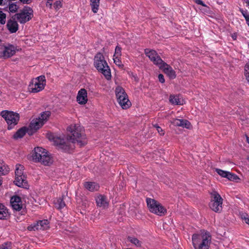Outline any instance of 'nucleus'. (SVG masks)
Returning <instances> with one entry per match:
<instances>
[{
    "label": "nucleus",
    "instance_id": "f257e3e1",
    "mask_svg": "<svg viewBox=\"0 0 249 249\" xmlns=\"http://www.w3.org/2000/svg\"><path fill=\"white\" fill-rule=\"evenodd\" d=\"M70 132L69 137L66 139L60 137L54 138V143L59 149L65 152H69L74 148V143L77 142L80 146L87 144V140L86 135L80 126L75 124L71 125L67 128Z\"/></svg>",
    "mask_w": 249,
    "mask_h": 249
},
{
    "label": "nucleus",
    "instance_id": "f03ea898",
    "mask_svg": "<svg viewBox=\"0 0 249 249\" xmlns=\"http://www.w3.org/2000/svg\"><path fill=\"white\" fill-rule=\"evenodd\" d=\"M192 241L195 249H209L212 236L209 232L201 231L199 233L193 234Z\"/></svg>",
    "mask_w": 249,
    "mask_h": 249
},
{
    "label": "nucleus",
    "instance_id": "7ed1b4c3",
    "mask_svg": "<svg viewBox=\"0 0 249 249\" xmlns=\"http://www.w3.org/2000/svg\"><path fill=\"white\" fill-rule=\"evenodd\" d=\"M94 65L97 70L104 74L107 80L111 79L110 70L101 53H99L94 56Z\"/></svg>",
    "mask_w": 249,
    "mask_h": 249
},
{
    "label": "nucleus",
    "instance_id": "20e7f679",
    "mask_svg": "<svg viewBox=\"0 0 249 249\" xmlns=\"http://www.w3.org/2000/svg\"><path fill=\"white\" fill-rule=\"evenodd\" d=\"M32 158L34 161L39 162L44 165H49L52 163V160L47 151L42 147L35 148Z\"/></svg>",
    "mask_w": 249,
    "mask_h": 249
},
{
    "label": "nucleus",
    "instance_id": "39448f33",
    "mask_svg": "<svg viewBox=\"0 0 249 249\" xmlns=\"http://www.w3.org/2000/svg\"><path fill=\"white\" fill-rule=\"evenodd\" d=\"M115 94L119 104L124 109L130 107L131 103L129 100L128 96L124 89L120 86H118L115 89Z\"/></svg>",
    "mask_w": 249,
    "mask_h": 249
},
{
    "label": "nucleus",
    "instance_id": "423d86ee",
    "mask_svg": "<svg viewBox=\"0 0 249 249\" xmlns=\"http://www.w3.org/2000/svg\"><path fill=\"white\" fill-rule=\"evenodd\" d=\"M0 115L6 122L9 130L12 129L18 124L19 119V114L13 111L3 110Z\"/></svg>",
    "mask_w": 249,
    "mask_h": 249
},
{
    "label": "nucleus",
    "instance_id": "0eeeda50",
    "mask_svg": "<svg viewBox=\"0 0 249 249\" xmlns=\"http://www.w3.org/2000/svg\"><path fill=\"white\" fill-rule=\"evenodd\" d=\"M148 208L152 213L161 216L166 213V209L158 201L150 198H146Z\"/></svg>",
    "mask_w": 249,
    "mask_h": 249
},
{
    "label": "nucleus",
    "instance_id": "6e6552de",
    "mask_svg": "<svg viewBox=\"0 0 249 249\" xmlns=\"http://www.w3.org/2000/svg\"><path fill=\"white\" fill-rule=\"evenodd\" d=\"M223 199L216 192L212 193V198L209 203V207L212 210L220 213L222 210Z\"/></svg>",
    "mask_w": 249,
    "mask_h": 249
},
{
    "label": "nucleus",
    "instance_id": "1a4fd4ad",
    "mask_svg": "<svg viewBox=\"0 0 249 249\" xmlns=\"http://www.w3.org/2000/svg\"><path fill=\"white\" fill-rule=\"evenodd\" d=\"M46 78L44 75L37 77L34 83L29 85V90L33 93H36L42 90L46 85Z\"/></svg>",
    "mask_w": 249,
    "mask_h": 249
},
{
    "label": "nucleus",
    "instance_id": "9d476101",
    "mask_svg": "<svg viewBox=\"0 0 249 249\" xmlns=\"http://www.w3.org/2000/svg\"><path fill=\"white\" fill-rule=\"evenodd\" d=\"M18 20L21 23H24L30 20L33 16V11L29 7H25L19 13L15 15Z\"/></svg>",
    "mask_w": 249,
    "mask_h": 249
},
{
    "label": "nucleus",
    "instance_id": "9b49d317",
    "mask_svg": "<svg viewBox=\"0 0 249 249\" xmlns=\"http://www.w3.org/2000/svg\"><path fill=\"white\" fill-rule=\"evenodd\" d=\"M144 53L150 60L158 67L163 62L155 50L146 49L144 50Z\"/></svg>",
    "mask_w": 249,
    "mask_h": 249
},
{
    "label": "nucleus",
    "instance_id": "f8f14e48",
    "mask_svg": "<svg viewBox=\"0 0 249 249\" xmlns=\"http://www.w3.org/2000/svg\"><path fill=\"white\" fill-rule=\"evenodd\" d=\"M49 221L48 220L44 219L37 221L27 227V230L30 231H35L36 230H44L49 227Z\"/></svg>",
    "mask_w": 249,
    "mask_h": 249
},
{
    "label": "nucleus",
    "instance_id": "ddd939ff",
    "mask_svg": "<svg viewBox=\"0 0 249 249\" xmlns=\"http://www.w3.org/2000/svg\"><path fill=\"white\" fill-rule=\"evenodd\" d=\"M159 67L162 69L164 72L166 74L170 79H173L176 78V74L175 71L167 63L163 62Z\"/></svg>",
    "mask_w": 249,
    "mask_h": 249
},
{
    "label": "nucleus",
    "instance_id": "4468645a",
    "mask_svg": "<svg viewBox=\"0 0 249 249\" xmlns=\"http://www.w3.org/2000/svg\"><path fill=\"white\" fill-rule=\"evenodd\" d=\"M96 203L98 207L102 209H106L108 207L109 202L107 197L103 195H98L95 197Z\"/></svg>",
    "mask_w": 249,
    "mask_h": 249
},
{
    "label": "nucleus",
    "instance_id": "2eb2a0df",
    "mask_svg": "<svg viewBox=\"0 0 249 249\" xmlns=\"http://www.w3.org/2000/svg\"><path fill=\"white\" fill-rule=\"evenodd\" d=\"M11 206L14 210L19 211L22 208L21 198L18 196H12L10 200Z\"/></svg>",
    "mask_w": 249,
    "mask_h": 249
},
{
    "label": "nucleus",
    "instance_id": "dca6fc26",
    "mask_svg": "<svg viewBox=\"0 0 249 249\" xmlns=\"http://www.w3.org/2000/svg\"><path fill=\"white\" fill-rule=\"evenodd\" d=\"M76 100L81 105H85L87 103V92L85 89H82L79 90L76 97Z\"/></svg>",
    "mask_w": 249,
    "mask_h": 249
},
{
    "label": "nucleus",
    "instance_id": "f3484780",
    "mask_svg": "<svg viewBox=\"0 0 249 249\" xmlns=\"http://www.w3.org/2000/svg\"><path fill=\"white\" fill-rule=\"evenodd\" d=\"M16 50V47L15 46L8 44L4 46V50L2 51L3 56L6 58L11 57L15 54Z\"/></svg>",
    "mask_w": 249,
    "mask_h": 249
},
{
    "label": "nucleus",
    "instance_id": "a211bd4d",
    "mask_svg": "<svg viewBox=\"0 0 249 249\" xmlns=\"http://www.w3.org/2000/svg\"><path fill=\"white\" fill-rule=\"evenodd\" d=\"M43 124H44L43 123V121H41L39 118H36V119H33L29 125V127L31 130L33 131L31 134L40 128ZM28 132L29 134H30V132Z\"/></svg>",
    "mask_w": 249,
    "mask_h": 249
},
{
    "label": "nucleus",
    "instance_id": "6ab92c4d",
    "mask_svg": "<svg viewBox=\"0 0 249 249\" xmlns=\"http://www.w3.org/2000/svg\"><path fill=\"white\" fill-rule=\"evenodd\" d=\"M172 123L175 126H181L186 128H189L191 126V124L188 121L183 119H175Z\"/></svg>",
    "mask_w": 249,
    "mask_h": 249
},
{
    "label": "nucleus",
    "instance_id": "aec40b11",
    "mask_svg": "<svg viewBox=\"0 0 249 249\" xmlns=\"http://www.w3.org/2000/svg\"><path fill=\"white\" fill-rule=\"evenodd\" d=\"M7 27L11 33H14L18 31V25L15 19H10L7 22Z\"/></svg>",
    "mask_w": 249,
    "mask_h": 249
},
{
    "label": "nucleus",
    "instance_id": "412c9836",
    "mask_svg": "<svg viewBox=\"0 0 249 249\" xmlns=\"http://www.w3.org/2000/svg\"><path fill=\"white\" fill-rule=\"evenodd\" d=\"M14 182L16 185L20 187L25 188L27 185V181L24 175L16 176Z\"/></svg>",
    "mask_w": 249,
    "mask_h": 249
},
{
    "label": "nucleus",
    "instance_id": "4be33fe9",
    "mask_svg": "<svg viewBox=\"0 0 249 249\" xmlns=\"http://www.w3.org/2000/svg\"><path fill=\"white\" fill-rule=\"evenodd\" d=\"M84 185L86 189L91 192L97 191L99 188V184L94 182H85Z\"/></svg>",
    "mask_w": 249,
    "mask_h": 249
},
{
    "label": "nucleus",
    "instance_id": "5701e85b",
    "mask_svg": "<svg viewBox=\"0 0 249 249\" xmlns=\"http://www.w3.org/2000/svg\"><path fill=\"white\" fill-rule=\"evenodd\" d=\"M8 216V209L5 205L0 202V219H6Z\"/></svg>",
    "mask_w": 249,
    "mask_h": 249
},
{
    "label": "nucleus",
    "instance_id": "b1692460",
    "mask_svg": "<svg viewBox=\"0 0 249 249\" xmlns=\"http://www.w3.org/2000/svg\"><path fill=\"white\" fill-rule=\"evenodd\" d=\"M170 102L174 105L183 104V100H181L178 95H171L169 97Z\"/></svg>",
    "mask_w": 249,
    "mask_h": 249
},
{
    "label": "nucleus",
    "instance_id": "393cba45",
    "mask_svg": "<svg viewBox=\"0 0 249 249\" xmlns=\"http://www.w3.org/2000/svg\"><path fill=\"white\" fill-rule=\"evenodd\" d=\"M27 132L26 127H23L18 129L16 133L13 135L15 139H18L22 138L26 133Z\"/></svg>",
    "mask_w": 249,
    "mask_h": 249
},
{
    "label": "nucleus",
    "instance_id": "a878e982",
    "mask_svg": "<svg viewBox=\"0 0 249 249\" xmlns=\"http://www.w3.org/2000/svg\"><path fill=\"white\" fill-rule=\"evenodd\" d=\"M100 0H90V6L91 7V10L94 13H97L100 4Z\"/></svg>",
    "mask_w": 249,
    "mask_h": 249
},
{
    "label": "nucleus",
    "instance_id": "bb28decb",
    "mask_svg": "<svg viewBox=\"0 0 249 249\" xmlns=\"http://www.w3.org/2000/svg\"><path fill=\"white\" fill-rule=\"evenodd\" d=\"M9 171V168L3 161L0 162V175H5Z\"/></svg>",
    "mask_w": 249,
    "mask_h": 249
},
{
    "label": "nucleus",
    "instance_id": "cd10ccee",
    "mask_svg": "<svg viewBox=\"0 0 249 249\" xmlns=\"http://www.w3.org/2000/svg\"><path fill=\"white\" fill-rule=\"evenodd\" d=\"M128 240L132 244L135 245L137 247H141L142 246V242L136 237L128 236Z\"/></svg>",
    "mask_w": 249,
    "mask_h": 249
},
{
    "label": "nucleus",
    "instance_id": "c85d7f7f",
    "mask_svg": "<svg viewBox=\"0 0 249 249\" xmlns=\"http://www.w3.org/2000/svg\"><path fill=\"white\" fill-rule=\"evenodd\" d=\"M50 115L51 113L50 111H45L43 112L38 118L41 121H43V123L44 124Z\"/></svg>",
    "mask_w": 249,
    "mask_h": 249
},
{
    "label": "nucleus",
    "instance_id": "c756f323",
    "mask_svg": "<svg viewBox=\"0 0 249 249\" xmlns=\"http://www.w3.org/2000/svg\"><path fill=\"white\" fill-rule=\"evenodd\" d=\"M23 166L20 164H17L15 170V176H19L23 175Z\"/></svg>",
    "mask_w": 249,
    "mask_h": 249
},
{
    "label": "nucleus",
    "instance_id": "7c9ffc66",
    "mask_svg": "<svg viewBox=\"0 0 249 249\" xmlns=\"http://www.w3.org/2000/svg\"><path fill=\"white\" fill-rule=\"evenodd\" d=\"M55 207L58 209H61L64 208L66 205L65 202L61 198H59L57 200L56 202L55 203Z\"/></svg>",
    "mask_w": 249,
    "mask_h": 249
},
{
    "label": "nucleus",
    "instance_id": "2f4dec72",
    "mask_svg": "<svg viewBox=\"0 0 249 249\" xmlns=\"http://www.w3.org/2000/svg\"><path fill=\"white\" fill-rule=\"evenodd\" d=\"M244 76L246 80L249 83V61L247 62L244 67Z\"/></svg>",
    "mask_w": 249,
    "mask_h": 249
},
{
    "label": "nucleus",
    "instance_id": "473e14b6",
    "mask_svg": "<svg viewBox=\"0 0 249 249\" xmlns=\"http://www.w3.org/2000/svg\"><path fill=\"white\" fill-rule=\"evenodd\" d=\"M121 57L113 56V60L114 63L120 68H122L123 65L121 60Z\"/></svg>",
    "mask_w": 249,
    "mask_h": 249
},
{
    "label": "nucleus",
    "instance_id": "72a5a7b5",
    "mask_svg": "<svg viewBox=\"0 0 249 249\" xmlns=\"http://www.w3.org/2000/svg\"><path fill=\"white\" fill-rule=\"evenodd\" d=\"M18 9V6L17 4L12 3L9 5V10L10 12L15 13Z\"/></svg>",
    "mask_w": 249,
    "mask_h": 249
},
{
    "label": "nucleus",
    "instance_id": "f704fd0d",
    "mask_svg": "<svg viewBox=\"0 0 249 249\" xmlns=\"http://www.w3.org/2000/svg\"><path fill=\"white\" fill-rule=\"evenodd\" d=\"M121 51V47L119 46H117L115 48V53L113 56L121 57L122 55Z\"/></svg>",
    "mask_w": 249,
    "mask_h": 249
},
{
    "label": "nucleus",
    "instance_id": "c9c22d12",
    "mask_svg": "<svg viewBox=\"0 0 249 249\" xmlns=\"http://www.w3.org/2000/svg\"><path fill=\"white\" fill-rule=\"evenodd\" d=\"M6 21V15L2 11H0V23L5 24Z\"/></svg>",
    "mask_w": 249,
    "mask_h": 249
},
{
    "label": "nucleus",
    "instance_id": "e433bc0d",
    "mask_svg": "<svg viewBox=\"0 0 249 249\" xmlns=\"http://www.w3.org/2000/svg\"><path fill=\"white\" fill-rule=\"evenodd\" d=\"M53 8H54L55 10H59L62 6V4L61 1H60V0L56 1L53 3Z\"/></svg>",
    "mask_w": 249,
    "mask_h": 249
},
{
    "label": "nucleus",
    "instance_id": "4c0bfd02",
    "mask_svg": "<svg viewBox=\"0 0 249 249\" xmlns=\"http://www.w3.org/2000/svg\"><path fill=\"white\" fill-rule=\"evenodd\" d=\"M241 219L245 221V222L249 225V216L247 213H243L241 215Z\"/></svg>",
    "mask_w": 249,
    "mask_h": 249
},
{
    "label": "nucleus",
    "instance_id": "58836bf2",
    "mask_svg": "<svg viewBox=\"0 0 249 249\" xmlns=\"http://www.w3.org/2000/svg\"><path fill=\"white\" fill-rule=\"evenodd\" d=\"M237 178V176L235 174H231L229 172H227V176H226V178H227L230 180H233Z\"/></svg>",
    "mask_w": 249,
    "mask_h": 249
},
{
    "label": "nucleus",
    "instance_id": "ea45409f",
    "mask_svg": "<svg viewBox=\"0 0 249 249\" xmlns=\"http://www.w3.org/2000/svg\"><path fill=\"white\" fill-rule=\"evenodd\" d=\"M216 172L222 177L226 178V176H227V171H225L219 169H216Z\"/></svg>",
    "mask_w": 249,
    "mask_h": 249
},
{
    "label": "nucleus",
    "instance_id": "a19ab883",
    "mask_svg": "<svg viewBox=\"0 0 249 249\" xmlns=\"http://www.w3.org/2000/svg\"><path fill=\"white\" fill-rule=\"evenodd\" d=\"M154 127L156 128L157 130L160 135H163L164 134V131L160 126L157 124H155L154 125Z\"/></svg>",
    "mask_w": 249,
    "mask_h": 249
},
{
    "label": "nucleus",
    "instance_id": "79ce46f5",
    "mask_svg": "<svg viewBox=\"0 0 249 249\" xmlns=\"http://www.w3.org/2000/svg\"><path fill=\"white\" fill-rule=\"evenodd\" d=\"M240 11L241 12L243 17L245 18L246 20L249 18V14L248 13V11H244L243 10H241Z\"/></svg>",
    "mask_w": 249,
    "mask_h": 249
},
{
    "label": "nucleus",
    "instance_id": "37998d69",
    "mask_svg": "<svg viewBox=\"0 0 249 249\" xmlns=\"http://www.w3.org/2000/svg\"><path fill=\"white\" fill-rule=\"evenodd\" d=\"M0 249H11V246L9 244L5 243L0 246Z\"/></svg>",
    "mask_w": 249,
    "mask_h": 249
},
{
    "label": "nucleus",
    "instance_id": "c03bdc74",
    "mask_svg": "<svg viewBox=\"0 0 249 249\" xmlns=\"http://www.w3.org/2000/svg\"><path fill=\"white\" fill-rule=\"evenodd\" d=\"M54 0H48L46 2V6L47 7H49L50 8V9H51L52 8V6H53V4H52V2Z\"/></svg>",
    "mask_w": 249,
    "mask_h": 249
},
{
    "label": "nucleus",
    "instance_id": "a18cd8bd",
    "mask_svg": "<svg viewBox=\"0 0 249 249\" xmlns=\"http://www.w3.org/2000/svg\"><path fill=\"white\" fill-rule=\"evenodd\" d=\"M158 78H159V81L160 83H164L165 80H164V76L163 74H159Z\"/></svg>",
    "mask_w": 249,
    "mask_h": 249
},
{
    "label": "nucleus",
    "instance_id": "49530a36",
    "mask_svg": "<svg viewBox=\"0 0 249 249\" xmlns=\"http://www.w3.org/2000/svg\"><path fill=\"white\" fill-rule=\"evenodd\" d=\"M194 1L197 4L201 5L203 6L206 7V5L201 0H194Z\"/></svg>",
    "mask_w": 249,
    "mask_h": 249
},
{
    "label": "nucleus",
    "instance_id": "de8ad7c7",
    "mask_svg": "<svg viewBox=\"0 0 249 249\" xmlns=\"http://www.w3.org/2000/svg\"><path fill=\"white\" fill-rule=\"evenodd\" d=\"M232 38H233V40H236V36L235 35H232Z\"/></svg>",
    "mask_w": 249,
    "mask_h": 249
},
{
    "label": "nucleus",
    "instance_id": "09e8293b",
    "mask_svg": "<svg viewBox=\"0 0 249 249\" xmlns=\"http://www.w3.org/2000/svg\"><path fill=\"white\" fill-rule=\"evenodd\" d=\"M246 140H247V142L248 143H249V137L246 135Z\"/></svg>",
    "mask_w": 249,
    "mask_h": 249
},
{
    "label": "nucleus",
    "instance_id": "8fccbe9b",
    "mask_svg": "<svg viewBox=\"0 0 249 249\" xmlns=\"http://www.w3.org/2000/svg\"><path fill=\"white\" fill-rule=\"evenodd\" d=\"M246 23L247 24H248V25L249 26V18H248V19H247L246 20Z\"/></svg>",
    "mask_w": 249,
    "mask_h": 249
},
{
    "label": "nucleus",
    "instance_id": "3c124183",
    "mask_svg": "<svg viewBox=\"0 0 249 249\" xmlns=\"http://www.w3.org/2000/svg\"><path fill=\"white\" fill-rule=\"evenodd\" d=\"M2 0H0V5L2 4Z\"/></svg>",
    "mask_w": 249,
    "mask_h": 249
},
{
    "label": "nucleus",
    "instance_id": "603ef678",
    "mask_svg": "<svg viewBox=\"0 0 249 249\" xmlns=\"http://www.w3.org/2000/svg\"><path fill=\"white\" fill-rule=\"evenodd\" d=\"M247 160H248V161L249 162V157H248L247 158Z\"/></svg>",
    "mask_w": 249,
    "mask_h": 249
},
{
    "label": "nucleus",
    "instance_id": "864d4df0",
    "mask_svg": "<svg viewBox=\"0 0 249 249\" xmlns=\"http://www.w3.org/2000/svg\"><path fill=\"white\" fill-rule=\"evenodd\" d=\"M1 91L0 90V95H1Z\"/></svg>",
    "mask_w": 249,
    "mask_h": 249
},
{
    "label": "nucleus",
    "instance_id": "5fc2aeb1",
    "mask_svg": "<svg viewBox=\"0 0 249 249\" xmlns=\"http://www.w3.org/2000/svg\"><path fill=\"white\" fill-rule=\"evenodd\" d=\"M1 184V181L0 180V185Z\"/></svg>",
    "mask_w": 249,
    "mask_h": 249
}]
</instances>
